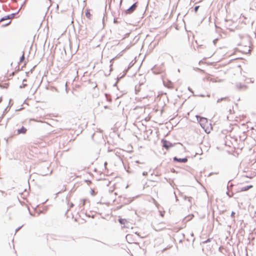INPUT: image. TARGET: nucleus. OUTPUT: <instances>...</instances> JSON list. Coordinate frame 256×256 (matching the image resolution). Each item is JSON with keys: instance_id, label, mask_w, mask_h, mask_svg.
Listing matches in <instances>:
<instances>
[{"instance_id": "f257e3e1", "label": "nucleus", "mask_w": 256, "mask_h": 256, "mask_svg": "<svg viewBox=\"0 0 256 256\" xmlns=\"http://www.w3.org/2000/svg\"><path fill=\"white\" fill-rule=\"evenodd\" d=\"M196 118L198 120L201 126L204 129L205 132L208 134L210 133V130L206 128V125L208 124L207 118L198 116H196Z\"/></svg>"}, {"instance_id": "f03ea898", "label": "nucleus", "mask_w": 256, "mask_h": 256, "mask_svg": "<svg viewBox=\"0 0 256 256\" xmlns=\"http://www.w3.org/2000/svg\"><path fill=\"white\" fill-rule=\"evenodd\" d=\"M239 45L241 46V50L244 52L250 51V43L248 40H242Z\"/></svg>"}, {"instance_id": "7ed1b4c3", "label": "nucleus", "mask_w": 256, "mask_h": 256, "mask_svg": "<svg viewBox=\"0 0 256 256\" xmlns=\"http://www.w3.org/2000/svg\"><path fill=\"white\" fill-rule=\"evenodd\" d=\"M137 6V2H136L132 4L129 8L124 11L125 14H128L132 13L136 10Z\"/></svg>"}, {"instance_id": "20e7f679", "label": "nucleus", "mask_w": 256, "mask_h": 256, "mask_svg": "<svg viewBox=\"0 0 256 256\" xmlns=\"http://www.w3.org/2000/svg\"><path fill=\"white\" fill-rule=\"evenodd\" d=\"M162 144L163 147L167 150L173 146V144L172 143L165 140H162Z\"/></svg>"}, {"instance_id": "39448f33", "label": "nucleus", "mask_w": 256, "mask_h": 256, "mask_svg": "<svg viewBox=\"0 0 256 256\" xmlns=\"http://www.w3.org/2000/svg\"><path fill=\"white\" fill-rule=\"evenodd\" d=\"M86 202H88L89 201L88 200V199L86 198H82L79 201V203L78 204V206L79 208V209H81L82 210L84 208V206L86 204Z\"/></svg>"}, {"instance_id": "423d86ee", "label": "nucleus", "mask_w": 256, "mask_h": 256, "mask_svg": "<svg viewBox=\"0 0 256 256\" xmlns=\"http://www.w3.org/2000/svg\"><path fill=\"white\" fill-rule=\"evenodd\" d=\"M118 222L121 224L124 225V227L126 226V225L128 223V221L124 218H120Z\"/></svg>"}, {"instance_id": "0eeeda50", "label": "nucleus", "mask_w": 256, "mask_h": 256, "mask_svg": "<svg viewBox=\"0 0 256 256\" xmlns=\"http://www.w3.org/2000/svg\"><path fill=\"white\" fill-rule=\"evenodd\" d=\"M26 130H26V128H25L24 126H22V128L20 129H19V130H18L17 134H24L26 133Z\"/></svg>"}, {"instance_id": "6e6552de", "label": "nucleus", "mask_w": 256, "mask_h": 256, "mask_svg": "<svg viewBox=\"0 0 256 256\" xmlns=\"http://www.w3.org/2000/svg\"><path fill=\"white\" fill-rule=\"evenodd\" d=\"M174 160L180 162H186L188 161V159L186 158H174Z\"/></svg>"}, {"instance_id": "1a4fd4ad", "label": "nucleus", "mask_w": 256, "mask_h": 256, "mask_svg": "<svg viewBox=\"0 0 256 256\" xmlns=\"http://www.w3.org/2000/svg\"><path fill=\"white\" fill-rule=\"evenodd\" d=\"M14 14H10V16H5L4 18H3L1 19L0 20V22H2V21L6 20H10L11 18H14Z\"/></svg>"}, {"instance_id": "9d476101", "label": "nucleus", "mask_w": 256, "mask_h": 256, "mask_svg": "<svg viewBox=\"0 0 256 256\" xmlns=\"http://www.w3.org/2000/svg\"><path fill=\"white\" fill-rule=\"evenodd\" d=\"M252 187L253 186L252 185L248 186L246 187L242 188L241 190V191H246Z\"/></svg>"}, {"instance_id": "9b49d317", "label": "nucleus", "mask_w": 256, "mask_h": 256, "mask_svg": "<svg viewBox=\"0 0 256 256\" xmlns=\"http://www.w3.org/2000/svg\"><path fill=\"white\" fill-rule=\"evenodd\" d=\"M24 58H25L24 54V52H23L22 55V56L20 58V63H22L24 61Z\"/></svg>"}, {"instance_id": "f8f14e48", "label": "nucleus", "mask_w": 256, "mask_h": 256, "mask_svg": "<svg viewBox=\"0 0 256 256\" xmlns=\"http://www.w3.org/2000/svg\"><path fill=\"white\" fill-rule=\"evenodd\" d=\"M8 86V83H5L4 84H0V87L3 88H7Z\"/></svg>"}, {"instance_id": "ddd939ff", "label": "nucleus", "mask_w": 256, "mask_h": 256, "mask_svg": "<svg viewBox=\"0 0 256 256\" xmlns=\"http://www.w3.org/2000/svg\"><path fill=\"white\" fill-rule=\"evenodd\" d=\"M90 194L92 196H95L96 194V192L94 190L91 189L90 190Z\"/></svg>"}, {"instance_id": "4468645a", "label": "nucleus", "mask_w": 256, "mask_h": 256, "mask_svg": "<svg viewBox=\"0 0 256 256\" xmlns=\"http://www.w3.org/2000/svg\"><path fill=\"white\" fill-rule=\"evenodd\" d=\"M198 8H199V6H195L194 8V12H196L198 10Z\"/></svg>"}, {"instance_id": "2eb2a0df", "label": "nucleus", "mask_w": 256, "mask_h": 256, "mask_svg": "<svg viewBox=\"0 0 256 256\" xmlns=\"http://www.w3.org/2000/svg\"><path fill=\"white\" fill-rule=\"evenodd\" d=\"M86 16L88 18H90V14L89 12H86Z\"/></svg>"}, {"instance_id": "dca6fc26", "label": "nucleus", "mask_w": 256, "mask_h": 256, "mask_svg": "<svg viewBox=\"0 0 256 256\" xmlns=\"http://www.w3.org/2000/svg\"><path fill=\"white\" fill-rule=\"evenodd\" d=\"M10 22H11V21H9L8 22L2 24V26H8V24H10Z\"/></svg>"}, {"instance_id": "f3484780", "label": "nucleus", "mask_w": 256, "mask_h": 256, "mask_svg": "<svg viewBox=\"0 0 256 256\" xmlns=\"http://www.w3.org/2000/svg\"><path fill=\"white\" fill-rule=\"evenodd\" d=\"M234 214H235L234 212H232V216H234Z\"/></svg>"}, {"instance_id": "a211bd4d", "label": "nucleus", "mask_w": 256, "mask_h": 256, "mask_svg": "<svg viewBox=\"0 0 256 256\" xmlns=\"http://www.w3.org/2000/svg\"><path fill=\"white\" fill-rule=\"evenodd\" d=\"M74 206V204H71V206Z\"/></svg>"}, {"instance_id": "6ab92c4d", "label": "nucleus", "mask_w": 256, "mask_h": 256, "mask_svg": "<svg viewBox=\"0 0 256 256\" xmlns=\"http://www.w3.org/2000/svg\"><path fill=\"white\" fill-rule=\"evenodd\" d=\"M128 236H126V238H128Z\"/></svg>"}, {"instance_id": "aec40b11", "label": "nucleus", "mask_w": 256, "mask_h": 256, "mask_svg": "<svg viewBox=\"0 0 256 256\" xmlns=\"http://www.w3.org/2000/svg\"><path fill=\"white\" fill-rule=\"evenodd\" d=\"M1 101V98H0V102Z\"/></svg>"}, {"instance_id": "412c9836", "label": "nucleus", "mask_w": 256, "mask_h": 256, "mask_svg": "<svg viewBox=\"0 0 256 256\" xmlns=\"http://www.w3.org/2000/svg\"><path fill=\"white\" fill-rule=\"evenodd\" d=\"M16 256H17L16 255Z\"/></svg>"}]
</instances>
